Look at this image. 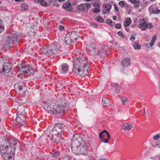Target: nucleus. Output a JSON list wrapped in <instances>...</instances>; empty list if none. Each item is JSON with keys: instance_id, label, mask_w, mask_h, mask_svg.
<instances>
[{"instance_id": "11", "label": "nucleus", "mask_w": 160, "mask_h": 160, "mask_svg": "<svg viewBox=\"0 0 160 160\" xmlns=\"http://www.w3.org/2000/svg\"><path fill=\"white\" fill-rule=\"evenodd\" d=\"M50 47L52 55L56 54L60 47L59 44L57 43H52L51 44Z\"/></svg>"}, {"instance_id": "5", "label": "nucleus", "mask_w": 160, "mask_h": 160, "mask_svg": "<svg viewBox=\"0 0 160 160\" xmlns=\"http://www.w3.org/2000/svg\"><path fill=\"white\" fill-rule=\"evenodd\" d=\"M20 37L19 35L14 32L10 34L6 40L2 42L4 48L6 49H9L13 45H17V42H16Z\"/></svg>"}, {"instance_id": "32", "label": "nucleus", "mask_w": 160, "mask_h": 160, "mask_svg": "<svg viewBox=\"0 0 160 160\" xmlns=\"http://www.w3.org/2000/svg\"><path fill=\"white\" fill-rule=\"evenodd\" d=\"M105 9L109 12L112 8V6L109 4H106L105 6Z\"/></svg>"}, {"instance_id": "40", "label": "nucleus", "mask_w": 160, "mask_h": 160, "mask_svg": "<svg viewBox=\"0 0 160 160\" xmlns=\"http://www.w3.org/2000/svg\"><path fill=\"white\" fill-rule=\"evenodd\" d=\"M106 22L108 24H109L111 26H112V21L109 19H108L106 20Z\"/></svg>"}, {"instance_id": "4", "label": "nucleus", "mask_w": 160, "mask_h": 160, "mask_svg": "<svg viewBox=\"0 0 160 160\" xmlns=\"http://www.w3.org/2000/svg\"><path fill=\"white\" fill-rule=\"evenodd\" d=\"M11 66L7 57L0 58V72L5 76L10 75L12 73Z\"/></svg>"}, {"instance_id": "56", "label": "nucleus", "mask_w": 160, "mask_h": 160, "mask_svg": "<svg viewBox=\"0 0 160 160\" xmlns=\"http://www.w3.org/2000/svg\"><path fill=\"white\" fill-rule=\"evenodd\" d=\"M154 41H151V42L150 43V46L151 47L152 46L154 45Z\"/></svg>"}, {"instance_id": "24", "label": "nucleus", "mask_w": 160, "mask_h": 160, "mask_svg": "<svg viewBox=\"0 0 160 160\" xmlns=\"http://www.w3.org/2000/svg\"><path fill=\"white\" fill-rule=\"evenodd\" d=\"M122 129L123 130H129L132 128V127L131 125L128 123H125L123 124L122 127Z\"/></svg>"}, {"instance_id": "25", "label": "nucleus", "mask_w": 160, "mask_h": 160, "mask_svg": "<svg viewBox=\"0 0 160 160\" xmlns=\"http://www.w3.org/2000/svg\"><path fill=\"white\" fill-rule=\"evenodd\" d=\"M69 35H70L71 38H72L73 40H74L75 41H76L77 40V35L76 32L75 31L71 32L70 34Z\"/></svg>"}, {"instance_id": "7", "label": "nucleus", "mask_w": 160, "mask_h": 160, "mask_svg": "<svg viewBox=\"0 0 160 160\" xmlns=\"http://www.w3.org/2000/svg\"><path fill=\"white\" fill-rule=\"evenodd\" d=\"M60 131H55V132L51 130L50 134L48 137L50 140L56 144H58L60 142L61 137L62 136L61 132H59Z\"/></svg>"}, {"instance_id": "8", "label": "nucleus", "mask_w": 160, "mask_h": 160, "mask_svg": "<svg viewBox=\"0 0 160 160\" xmlns=\"http://www.w3.org/2000/svg\"><path fill=\"white\" fill-rule=\"evenodd\" d=\"M99 137L102 142L108 143L110 136L106 130H104L99 134Z\"/></svg>"}, {"instance_id": "13", "label": "nucleus", "mask_w": 160, "mask_h": 160, "mask_svg": "<svg viewBox=\"0 0 160 160\" xmlns=\"http://www.w3.org/2000/svg\"><path fill=\"white\" fill-rule=\"evenodd\" d=\"M42 52L45 55L51 56L52 54L51 50L50 47L44 46L41 48Z\"/></svg>"}, {"instance_id": "2", "label": "nucleus", "mask_w": 160, "mask_h": 160, "mask_svg": "<svg viewBox=\"0 0 160 160\" xmlns=\"http://www.w3.org/2000/svg\"><path fill=\"white\" fill-rule=\"evenodd\" d=\"M89 63L84 58H79L73 61L72 71L84 77L89 73Z\"/></svg>"}, {"instance_id": "31", "label": "nucleus", "mask_w": 160, "mask_h": 160, "mask_svg": "<svg viewBox=\"0 0 160 160\" xmlns=\"http://www.w3.org/2000/svg\"><path fill=\"white\" fill-rule=\"evenodd\" d=\"M95 20L98 22L100 23H102L104 22V20L103 19L99 16H97L95 19Z\"/></svg>"}, {"instance_id": "3", "label": "nucleus", "mask_w": 160, "mask_h": 160, "mask_svg": "<svg viewBox=\"0 0 160 160\" xmlns=\"http://www.w3.org/2000/svg\"><path fill=\"white\" fill-rule=\"evenodd\" d=\"M71 146L72 152L76 154L84 155L87 152L85 141L79 134L73 136Z\"/></svg>"}, {"instance_id": "26", "label": "nucleus", "mask_w": 160, "mask_h": 160, "mask_svg": "<svg viewBox=\"0 0 160 160\" xmlns=\"http://www.w3.org/2000/svg\"><path fill=\"white\" fill-rule=\"evenodd\" d=\"M68 68V66L66 64L64 63L62 65V70L64 73H66L67 72Z\"/></svg>"}, {"instance_id": "42", "label": "nucleus", "mask_w": 160, "mask_h": 160, "mask_svg": "<svg viewBox=\"0 0 160 160\" xmlns=\"http://www.w3.org/2000/svg\"><path fill=\"white\" fill-rule=\"evenodd\" d=\"M40 4L42 6H46L47 5V3L44 1L42 0L40 1Z\"/></svg>"}, {"instance_id": "62", "label": "nucleus", "mask_w": 160, "mask_h": 160, "mask_svg": "<svg viewBox=\"0 0 160 160\" xmlns=\"http://www.w3.org/2000/svg\"><path fill=\"white\" fill-rule=\"evenodd\" d=\"M145 108H144V111L143 112L142 115H143V114L145 113Z\"/></svg>"}, {"instance_id": "21", "label": "nucleus", "mask_w": 160, "mask_h": 160, "mask_svg": "<svg viewBox=\"0 0 160 160\" xmlns=\"http://www.w3.org/2000/svg\"><path fill=\"white\" fill-rule=\"evenodd\" d=\"M102 103L104 106H108L110 105V100L106 98H102Z\"/></svg>"}, {"instance_id": "15", "label": "nucleus", "mask_w": 160, "mask_h": 160, "mask_svg": "<svg viewBox=\"0 0 160 160\" xmlns=\"http://www.w3.org/2000/svg\"><path fill=\"white\" fill-rule=\"evenodd\" d=\"M88 51L91 54L93 55H96L99 53V50L97 48H94L91 46L89 47Z\"/></svg>"}, {"instance_id": "64", "label": "nucleus", "mask_w": 160, "mask_h": 160, "mask_svg": "<svg viewBox=\"0 0 160 160\" xmlns=\"http://www.w3.org/2000/svg\"><path fill=\"white\" fill-rule=\"evenodd\" d=\"M148 3V2H145V4H147Z\"/></svg>"}, {"instance_id": "48", "label": "nucleus", "mask_w": 160, "mask_h": 160, "mask_svg": "<svg viewBox=\"0 0 160 160\" xmlns=\"http://www.w3.org/2000/svg\"><path fill=\"white\" fill-rule=\"evenodd\" d=\"M135 38L133 35H132L130 38V40L131 41H133L135 40Z\"/></svg>"}, {"instance_id": "54", "label": "nucleus", "mask_w": 160, "mask_h": 160, "mask_svg": "<svg viewBox=\"0 0 160 160\" xmlns=\"http://www.w3.org/2000/svg\"><path fill=\"white\" fill-rule=\"evenodd\" d=\"M156 144L158 147L160 148V141L158 142V143H157Z\"/></svg>"}, {"instance_id": "37", "label": "nucleus", "mask_w": 160, "mask_h": 160, "mask_svg": "<svg viewBox=\"0 0 160 160\" xmlns=\"http://www.w3.org/2000/svg\"><path fill=\"white\" fill-rule=\"evenodd\" d=\"M152 12L153 14H158L160 12V10L158 8H155L154 10L152 11Z\"/></svg>"}, {"instance_id": "61", "label": "nucleus", "mask_w": 160, "mask_h": 160, "mask_svg": "<svg viewBox=\"0 0 160 160\" xmlns=\"http://www.w3.org/2000/svg\"><path fill=\"white\" fill-rule=\"evenodd\" d=\"M16 2H18L20 1L21 0H14Z\"/></svg>"}, {"instance_id": "22", "label": "nucleus", "mask_w": 160, "mask_h": 160, "mask_svg": "<svg viewBox=\"0 0 160 160\" xmlns=\"http://www.w3.org/2000/svg\"><path fill=\"white\" fill-rule=\"evenodd\" d=\"M72 38H71L69 35H66V36L65 38V42L66 44L68 45L70 44L72 42H74Z\"/></svg>"}, {"instance_id": "10", "label": "nucleus", "mask_w": 160, "mask_h": 160, "mask_svg": "<svg viewBox=\"0 0 160 160\" xmlns=\"http://www.w3.org/2000/svg\"><path fill=\"white\" fill-rule=\"evenodd\" d=\"M17 116L14 122L18 127H21L25 123V117L22 114H17Z\"/></svg>"}, {"instance_id": "17", "label": "nucleus", "mask_w": 160, "mask_h": 160, "mask_svg": "<svg viewBox=\"0 0 160 160\" xmlns=\"http://www.w3.org/2000/svg\"><path fill=\"white\" fill-rule=\"evenodd\" d=\"M138 22L139 24L138 27L141 28L142 30H144L146 28V22L144 19L140 20Z\"/></svg>"}, {"instance_id": "44", "label": "nucleus", "mask_w": 160, "mask_h": 160, "mask_svg": "<svg viewBox=\"0 0 160 160\" xmlns=\"http://www.w3.org/2000/svg\"><path fill=\"white\" fill-rule=\"evenodd\" d=\"M118 35L121 36L122 38H124V36L121 31H119L118 32Z\"/></svg>"}, {"instance_id": "19", "label": "nucleus", "mask_w": 160, "mask_h": 160, "mask_svg": "<svg viewBox=\"0 0 160 160\" xmlns=\"http://www.w3.org/2000/svg\"><path fill=\"white\" fill-rule=\"evenodd\" d=\"M111 86L114 88L113 89H114V92L115 93L118 94L120 92V86L118 85L117 83H112L111 84Z\"/></svg>"}, {"instance_id": "52", "label": "nucleus", "mask_w": 160, "mask_h": 160, "mask_svg": "<svg viewBox=\"0 0 160 160\" xmlns=\"http://www.w3.org/2000/svg\"><path fill=\"white\" fill-rule=\"evenodd\" d=\"M64 26H63L62 25H61V26H59V29L60 30H62L64 29Z\"/></svg>"}, {"instance_id": "33", "label": "nucleus", "mask_w": 160, "mask_h": 160, "mask_svg": "<svg viewBox=\"0 0 160 160\" xmlns=\"http://www.w3.org/2000/svg\"><path fill=\"white\" fill-rule=\"evenodd\" d=\"M21 8L22 9L25 10L28 8V6L27 4L24 3L21 4Z\"/></svg>"}, {"instance_id": "34", "label": "nucleus", "mask_w": 160, "mask_h": 160, "mask_svg": "<svg viewBox=\"0 0 160 160\" xmlns=\"http://www.w3.org/2000/svg\"><path fill=\"white\" fill-rule=\"evenodd\" d=\"M59 152L57 151H53L52 152V156L55 157H57V156L59 155Z\"/></svg>"}, {"instance_id": "1", "label": "nucleus", "mask_w": 160, "mask_h": 160, "mask_svg": "<svg viewBox=\"0 0 160 160\" xmlns=\"http://www.w3.org/2000/svg\"><path fill=\"white\" fill-rule=\"evenodd\" d=\"M2 142L3 144L0 145V151L3 160H14L15 149L18 146L17 140L15 138L5 139Z\"/></svg>"}, {"instance_id": "6", "label": "nucleus", "mask_w": 160, "mask_h": 160, "mask_svg": "<svg viewBox=\"0 0 160 160\" xmlns=\"http://www.w3.org/2000/svg\"><path fill=\"white\" fill-rule=\"evenodd\" d=\"M52 106L53 107H51V104L46 103L43 105V107L49 113L54 114H60L65 110L63 107L58 106L56 103L54 106Z\"/></svg>"}, {"instance_id": "63", "label": "nucleus", "mask_w": 160, "mask_h": 160, "mask_svg": "<svg viewBox=\"0 0 160 160\" xmlns=\"http://www.w3.org/2000/svg\"><path fill=\"white\" fill-rule=\"evenodd\" d=\"M92 0H86V1L87 2H88L91 1Z\"/></svg>"}, {"instance_id": "45", "label": "nucleus", "mask_w": 160, "mask_h": 160, "mask_svg": "<svg viewBox=\"0 0 160 160\" xmlns=\"http://www.w3.org/2000/svg\"><path fill=\"white\" fill-rule=\"evenodd\" d=\"M121 27V25L119 23H116L115 25V27L117 28H120Z\"/></svg>"}, {"instance_id": "59", "label": "nucleus", "mask_w": 160, "mask_h": 160, "mask_svg": "<svg viewBox=\"0 0 160 160\" xmlns=\"http://www.w3.org/2000/svg\"><path fill=\"white\" fill-rule=\"evenodd\" d=\"M39 0H34V1L36 3H38L39 2Z\"/></svg>"}, {"instance_id": "58", "label": "nucleus", "mask_w": 160, "mask_h": 160, "mask_svg": "<svg viewBox=\"0 0 160 160\" xmlns=\"http://www.w3.org/2000/svg\"><path fill=\"white\" fill-rule=\"evenodd\" d=\"M113 19L114 20H116V19H117V17H116V16H113Z\"/></svg>"}, {"instance_id": "47", "label": "nucleus", "mask_w": 160, "mask_h": 160, "mask_svg": "<svg viewBox=\"0 0 160 160\" xmlns=\"http://www.w3.org/2000/svg\"><path fill=\"white\" fill-rule=\"evenodd\" d=\"M114 7L115 10L114 11L115 12H117L118 10V7H117V5L115 4H114Z\"/></svg>"}, {"instance_id": "27", "label": "nucleus", "mask_w": 160, "mask_h": 160, "mask_svg": "<svg viewBox=\"0 0 160 160\" xmlns=\"http://www.w3.org/2000/svg\"><path fill=\"white\" fill-rule=\"evenodd\" d=\"M131 19L130 18H127V19L125 20L123 22L124 25L126 27L129 25L131 23Z\"/></svg>"}, {"instance_id": "46", "label": "nucleus", "mask_w": 160, "mask_h": 160, "mask_svg": "<svg viewBox=\"0 0 160 160\" xmlns=\"http://www.w3.org/2000/svg\"><path fill=\"white\" fill-rule=\"evenodd\" d=\"M2 22H0V24ZM4 29V27H3L2 25H0V33Z\"/></svg>"}, {"instance_id": "9", "label": "nucleus", "mask_w": 160, "mask_h": 160, "mask_svg": "<svg viewBox=\"0 0 160 160\" xmlns=\"http://www.w3.org/2000/svg\"><path fill=\"white\" fill-rule=\"evenodd\" d=\"M20 70L22 74H28L29 75L32 74L34 72L32 68L28 65H22Z\"/></svg>"}, {"instance_id": "28", "label": "nucleus", "mask_w": 160, "mask_h": 160, "mask_svg": "<svg viewBox=\"0 0 160 160\" xmlns=\"http://www.w3.org/2000/svg\"><path fill=\"white\" fill-rule=\"evenodd\" d=\"M77 9L78 10L82 11H85V6L84 4L82 3L78 6Z\"/></svg>"}, {"instance_id": "43", "label": "nucleus", "mask_w": 160, "mask_h": 160, "mask_svg": "<svg viewBox=\"0 0 160 160\" xmlns=\"http://www.w3.org/2000/svg\"><path fill=\"white\" fill-rule=\"evenodd\" d=\"M160 138V134H158L153 137V139L154 140H158Z\"/></svg>"}, {"instance_id": "38", "label": "nucleus", "mask_w": 160, "mask_h": 160, "mask_svg": "<svg viewBox=\"0 0 160 160\" xmlns=\"http://www.w3.org/2000/svg\"><path fill=\"white\" fill-rule=\"evenodd\" d=\"M153 27L152 25L150 23H147L146 22V28H151Z\"/></svg>"}, {"instance_id": "14", "label": "nucleus", "mask_w": 160, "mask_h": 160, "mask_svg": "<svg viewBox=\"0 0 160 160\" xmlns=\"http://www.w3.org/2000/svg\"><path fill=\"white\" fill-rule=\"evenodd\" d=\"M64 127L63 124L61 123H56L52 130V131L55 132V131H60L59 132H61L64 129Z\"/></svg>"}, {"instance_id": "12", "label": "nucleus", "mask_w": 160, "mask_h": 160, "mask_svg": "<svg viewBox=\"0 0 160 160\" xmlns=\"http://www.w3.org/2000/svg\"><path fill=\"white\" fill-rule=\"evenodd\" d=\"M56 103L58 106L63 107L65 109L67 104V101L64 98H62L58 99Z\"/></svg>"}, {"instance_id": "35", "label": "nucleus", "mask_w": 160, "mask_h": 160, "mask_svg": "<svg viewBox=\"0 0 160 160\" xmlns=\"http://www.w3.org/2000/svg\"><path fill=\"white\" fill-rule=\"evenodd\" d=\"M133 47L135 49L138 50L141 48V46L138 43H135L134 44Z\"/></svg>"}, {"instance_id": "57", "label": "nucleus", "mask_w": 160, "mask_h": 160, "mask_svg": "<svg viewBox=\"0 0 160 160\" xmlns=\"http://www.w3.org/2000/svg\"><path fill=\"white\" fill-rule=\"evenodd\" d=\"M18 89L20 90H22V86H18Z\"/></svg>"}, {"instance_id": "18", "label": "nucleus", "mask_w": 160, "mask_h": 160, "mask_svg": "<svg viewBox=\"0 0 160 160\" xmlns=\"http://www.w3.org/2000/svg\"><path fill=\"white\" fill-rule=\"evenodd\" d=\"M25 109L24 106L23 105H19L17 109V114H22L23 115V113H24Z\"/></svg>"}, {"instance_id": "39", "label": "nucleus", "mask_w": 160, "mask_h": 160, "mask_svg": "<svg viewBox=\"0 0 160 160\" xmlns=\"http://www.w3.org/2000/svg\"><path fill=\"white\" fill-rule=\"evenodd\" d=\"M85 4L86 7L88 9L90 8L92 6L91 4L90 3H85Z\"/></svg>"}, {"instance_id": "51", "label": "nucleus", "mask_w": 160, "mask_h": 160, "mask_svg": "<svg viewBox=\"0 0 160 160\" xmlns=\"http://www.w3.org/2000/svg\"><path fill=\"white\" fill-rule=\"evenodd\" d=\"M93 5L94 7H99V3H94L93 4Z\"/></svg>"}, {"instance_id": "50", "label": "nucleus", "mask_w": 160, "mask_h": 160, "mask_svg": "<svg viewBox=\"0 0 160 160\" xmlns=\"http://www.w3.org/2000/svg\"><path fill=\"white\" fill-rule=\"evenodd\" d=\"M109 12L108 11H107V10H103L102 11V13L103 15H105L106 13H107L108 12Z\"/></svg>"}, {"instance_id": "36", "label": "nucleus", "mask_w": 160, "mask_h": 160, "mask_svg": "<svg viewBox=\"0 0 160 160\" xmlns=\"http://www.w3.org/2000/svg\"><path fill=\"white\" fill-rule=\"evenodd\" d=\"M139 0H136L133 3V4L135 7L138 8L139 7Z\"/></svg>"}, {"instance_id": "30", "label": "nucleus", "mask_w": 160, "mask_h": 160, "mask_svg": "<svg viewBox=\"0 0 160 160\" xmlns=\"http://www.w3.org/2000/svg\"><path fill=\"white\" fill-rule=\"evenodd\" d=\"M121 99L122 104L123 105H125L127 101V98L125 97H121Z\"/></svg>"}, {"instance_id": "16", "label": "nucleus", "mask_w": 160, "mask_h": 160, "mask_svg": "<svg viewBox=\"0 0 160 160\" xmlns=\"http://www.w3.org/2000/svg\"><path fill=\"white\" fill-rule=\"evenodd\" d=\"M63 7L68 12H72L73 10V8L71 6V3L69 2H67L63 4Z\"/></svg>"}, {"instance_id": "41", "label": "nucleus", "mask_w": 160, "mask_h": 160, "mask_svg": "<svg viewBox=\"0 0 160 160\" xmlns=\"http://www.w3.org/2000/svg\"><path fill=\"white\" fill-rule=\"evenodd\" d=\"M100 9L98 8H95L93 9V12L94 13L99 12H100Z\"/></svg>"}, {"instance_id": "49", "label": "nucleus", "mask_w": 160, "mask_h": 160, "mask_svg": "<svg viewBox=\"0 0 160 160\" xmlns=\"http://www.w3.org/2000/svg\"><path fill=\"white\" fill-rule=\"evenodd\" d=\"M156 38H157V37L156 36H155V35L153 37L151 41H154V42H155V41L156 39Z\"/></svg>"}, {"instance_id": "23", "label": "nucleus", "mask_w": 160, "mask_h": 160, "mask_svg": "<svg viewBox=\"0 0 160 160\" xmlns=\"http://www.w3.org/2000/svg\"><path fill=\"white\" fill-rule=\"evenodd\" d=\"M108 48V47L107 46H103V50H99V53L98 54H100L101 56L104 57L106 55V50H107Z\"/></svg>"}, {"instance_id": "29", "label": "nucleus", "mask_w": 160, "mask_h": 160, "mask_svg": "<svg viewBox=\"0 0 160 160\" xmlns=\"http://www.w3.org/2000/svg\"><path fill=\"white\" fill-rule=\"evenodd\" d=\"M118 4L122 8L125 7V5H127V3L125 1H120L118 3Z\"/></svg>"}, {"instance_id": "53", "label": "nucleus", "mask_w": 160, "mask_h": 160, "mask_svg": "<svg viewBox=\"0 0 160 160\" xmlns=\"http://www.w3.org/2000/svg\"><path fill=\"white\" fill-rule=\"evenodd\" d=\"M90 25L91 26H93L94 27H97V26L96 24H95L93 23H90Z\"/></svg>"}, {"instance_id": "20", "label": "nucleus", "mask_w": 160, "mask_h": 160, "mask_svg": "<svg viewBox=\"0 0 160 160\" xmlns=\"http://www.w3.org/2000/svg\"><path fill=\"white\" fill-rule=\"evenodd\" d=\"M130 63V59L128 58H124L121 62V65L124 67L128 66Z\"/></svg>"}, {"instance_id": "60", "label": "nucleus", "mask_w": 160, "mask_h": 160, "mask_svg": "<svg viewBox=\"0 0 160 160\" xmlns=\"http://www.w3.org/2000/svg\"><path fill=\"white\" fill-rule=\"evenodd\" d=\"M99 160H107L106 159H104V158H102V159H99Z\"/></svg>"}, {"instance_id": "55", "label": "nucleus", "mask_w": 160, "mask_h": 160, "mask_svg": "<svg viewBox=\"0 0 160 160\" xmlns=\"http://www.w3.org/2000/svg\"><path fill=\"white\" fill-rule=\"evenodd\" d=\"M63 160H69V158L68 156L64 157L63 158Z\"/></svg>"}]
</instances>
